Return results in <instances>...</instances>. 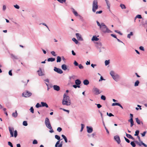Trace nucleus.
I'll return each instance as SVG.
<instances>
[{
  "instance_id": "nucleus-42",
  "label": "nucleus",
  "mask_w": 147,
  "mask_h": 147,
  "mask_svg": "<svg viewBox=\"0 0 147 147\" xmlns=\"http://www.w3.org/2000/svg\"><path fill=\"white\" fill-rule=\"evenodd\" d=\"M23 125L25 126H26L28 125L27 121H24L23 122Z\"/></svg>"
},
{
  "instance_id": "nucleus-21",
  "label": "nucleus",
  "mask_w": 147,
  "mask_h": 147,
  "mask_svg": "<svg viewBox=\"0 0 147 147\" xmlns=\"http://www.w3.org/2000/svg\"><path fill=\"white\" fill-rule=\"evenodd\" d=\"M81 81L79 79L76 80L75 82L76 85L78 86H80L79 85L81 84Z\"/></svg>"
},
{
  "instance_id": "nucleus-45",
  "label": "nucleus",
  "mask_w": 147,
  "mask_h": 147,
  "mask_svg": "<svg viewBox=\"0 0 147 147\" xmlns=\"http://www.w3.org/2000/svg\"><path fill=\"white\" fill-rule=\"evenodd\" d=\"M55 138L58 140H60V138L59 136L57 135H55Z\"/></svg>"
},
{
  "instance_id": "nucleus-37",
  "label": "nucleus",
  "mask_w": 147,
  "mask_h": 147,
  "mask_svg": "<svg viewBox=\"0 0 147 147\" xmlns=\"http://www.w3.org/2000/svg\"><path fill=\"white\" fill-rule=\"evenodd\" d=\"M139 84V82L138 80H137L136 81L134 84V86H138Z\"/></svg>"
},
{
  "instance_id": "nucleus-44",
  "label": "nucleus",
  "mask_w": 147,
  "mask_h": 147,
  "mask_svg": "<svg viewBox=\"0 0 147 147\" xmlns=\"http://www.w3.org/2000/svg\"><path fill=\"white\" fill-rule=\"evenodd\" d=\"M81 129L80 131L81 132H82V131L84 127V125L82 124H81Z\"/></svg>"
},
{
  "instance_id": "nucleus-15",
  "label": "nucleus",
  "mask_w": 147,
  "mask_h": 147,
  "mask_svg": "<svg viewBox=\"0 0 147 147\" xmlns=\"http://www.w3.org/2000/svg\"><path fill=\"white\" fill-rule=\"evenodd\" d=\"M76 35L78 40H83V39L82 38L81 36L78 33H76Z\"/></svg>"
},
{
  "instance_id": "nucleus-22",
  "label": "nucleus",
  "mask_w": 147,
  "mask_h": 147,
  "mask_svg": "<svg viewBox=\"0 0 147 147\" xmlns=\"http://www.w3.org/2000/svg\"><path fill=\"white\" fill-rule=\"evenodd\" d=\"M99 38H97V37L95 36H94L91 39L92 41H97L99 40Z\"/></svg>"
},
{
  "instance_id": "nucleus-43",
  "label": "nucleus",
  "mask_w": 147,
  "mask_h": 147,
  "mask_svg": "<svg viewBox=\"0 0 147 147\" xmlns=\"http://www.w3.org/2000/svg\"><path fill=\"white\" fill-rule=\"evenodd\" d=\"M36 107L37 108H38L39 107H42L41 105H40L39 103H37L36 105Z\"/></svg>"
},
{
  "instance_id": "nucleus-40",
  "label": "nucleus",
  "mask_w": 147,
  "mask_h": 147,
  "mask_svg": "<svg viewBox=\"0 0 147 147\" xmlns=\"http://www.w3.org/2000/svg\"><path fill=\"white\" fill-rule=\"evenodd\" d=\"M139 130H136L135 131V133L134 134V136H138V135H139Z\"/></svg>"
},
{
  "instance_id": "nucleus-12",
  "label": "nucleus",
  "mask_w": 147,
  "mask_h": 147,
  "mask_svg": "<svg viewBox=\"0 0 147 147\" xmlns=\"http://www.w3.org/2000/svg\"><path fill=\"white\" fill-rule=\"evenodd\" d=\"M37 72L38 76H42L44 75V72H42L40 68H39V70L37 71Z\"/></svg>"
},
{
  "instance_id": "nucleus-17",
  "label": "nucleus",
  "mask_w": 147,
  "mask_h": 147,
  "mask_svg": "<svg viewBox=\"0 0 147 147\" xmlns=\"http://www.w3.org/2000/svg\"><path fill=\"white\" fill-rule=\"evenodd\" d=\"M10 55L11 58L13 60L18 59L17 56L15 55L12 54H10Z\"/></svg>"
},
{
  "instance_id": "nucleus-33",
  "label": "nucleus",
  "mask_w": 147,
  "mask_h": 147,
  "mask_svg": "<svg viewBox=\"0 0 147 147\" xmlns=\"http://www.w3.org/2000/svg\"><path fill=\"white\" fill-rule=\"evenodd\" d=\"M120 6L121 7V8L122 9H125L126 8V7L125 5L123 4H120Z\"/></svg>"
},
{
  "instance_id": "nucleus-50",
  "label": "nucleus",
  "mask_w": 147,
  "mask_h": 147,
  "mask_svg": "<svg viewBox=\"0 0 147 147\" xmlns=\"http://www.w3.org/2000/svg\"><path fill=\"white\" fill-rule=\"evenodd\" d=\"M51 53L53 56H56V55L55 54V53L54 51H51Z\"/></svg>"
},
{
  "instance_id": "nucleus-47",
  "label": "nucleus",
  "mask_w": 147,
  "mask_h": 147,
  "mask_svg": "<svg viewBox=\"0 0 147 147\" xmlns=\"http://www.w3.org/2000/svg\"><path fill=\"white\" fill-rule=\"evenodd\" d=\"M30 112L32 113H34V109L33 108V107H31L30 108Z\"/></svg>"
},
{
  "instance_id": "nucleus-16",
  "label": "nucleus",
  "mask_w": 147,
  "mask_h": 147,
  "mask_svg": "<svg viewBox=\"0 0 147 147\" xmlns=\"http://www.w3.org/2000/svg\"><path fill=\"white\" fill-rule=\"evenodd\" d=\"M115 105L118 106H119L122 109H123V108L122 106V105L119 103L114 102V103H113L112 104V106H114Z\"/></svg>"
},
{
  "instance_id": "nucleus-60",
  "label": "nucleus",
  "mask_w": 147,
  "mask_h": 147,
  "mask_svg": "<svg viewBox=\"0 0 147 147\" xmlns=\"http://www.w3.org/2000/svg\"><path fill=\"white\" fill-rule=\"evenodd\" d=\"M74 64L76 66H78V63L76 61H74Z\"/></svg>"
},
{
  "instance_id": "nucleus-23",
  "label": "nucleus",
  "mask_w": 147,
  "mask_h": 147,
  "mask_svg": "<svg viewBox=\"0 0 147 147\" xmlns=\"http://www.w3.org/2000/svg\"><path fill=\"white\" fill-rule=\"evenodd\" d=\"M128 121L130 123V127H132L134 125V122L133 119H130L128 120Z\"/></svg>"
},
{
  "instance_id": "nucleus-64",
  "label": "nucleus",
  "mask_w": 147,
  "mask_h": 147,
  "mask_svg": "<svg viewBox=\"0 0 147 147\" xmlns=\"http://www.w3.org/2000/svg\"><path fill=\"white\" fill-rule=\"evenodd\" d=\"M103 80H105V79H104L103 78V77L102 76H101V77H100V79L99 80V82H100V81H102Z\"/></svg>"
},
{
  "instance_id": "nucleus-36",
  "label": "nucleus",
  "mask_w": 147,
  "mask_h": 147,
  "mask_svg": "<svg viewBox=\"0 0 147 147\" xmlns=\"http://www.w3.org/2000/svg\"><path fill=\"white\" fill-rule=\"evenodd\" d=\"M136 122L138 124H140L141 123V121L138 118H136Z\"/></svg>"
},
{
  "instance_id": "nucleus-57",
  "label": "nucleus",
  "mask_w": 147,
  "mask_h": 147,
  "mask_svg": "<svg viewBox=\"0 0 147 147\" xmlns=\"http://www.w3.org/2000/svg\"><path fill=\"white\" fill-rule=\"evenodd\" d=\"M57 130L59 132H60L61 131L62 129L61 127H58L57 128Z\"/></svg>"
},
{
  "instance_id": "nucleus-54",
  "label": "nucleus",
  "mask_w": 147,
  "mask_h": 147,
  "mask_svg": "<svg viewBox=\"0 0 147 147\" xmlns=\"http://www.w3.org/2000/svg\"><path fill=\"white\" fill-rule=\"evenodd\" d=\"M37 143H38V142H37V141L36 140H33V141L32 144H36Z\"/></svg>"
},
{
  "instance_id": "nucleus-31",
  "label": "nucleus",
  "mask_w": 147,
  "mask_h": 147,
  "mask_svg": "<svg viewBox=\"0 0 147 147\" xmlns=\"http://www.w3.org/2000/svg\"><path fill=\"white\" fill-rule=\"evenodd\" d=\"M133 35V33L132 32H131L129 34H128L127 35V37L129 38H130L131 36H132Z\"/></svg>"
},
{
  "instance_id": "nucleus-39",
  "label": "nucleus",
  "mask_w": 147,
  "mask_h": 147,
  "mask_svg": "<svg viewBox=\"0 0 147 147\" xmlns=\"http://www.w3.org/2000/svg\"><path fill=\"white\" fill-rule=\"evenodd\" d=\"M105 65L107 66L109 63V60H105Z\"/></svg>"
},
{
  "instance_id": "nucleus-55",
  "label": "nucleus",
  "mask_w": 147,
  "mask_h": 147,
  "mask_svg": "<svg viewBox=\"0 0 147 147\" xmlns=\"http://www.w3.org/2000/svg\"><path fill=\"white\" fill-rule=\"evenodd\" d=\"M42 24L44 26H46V27L48 28V29L49 30V27H48V26H47V25L45 23H42L41 24Z\"/></svg>"
},
{
  "instance_id": "nucleus-9",
  "label": "nucleus",
  "mask_w": 147,
  "mask_h": 147,
  "mask_svg": "<svg viewBox=\"0 0 147 147\" xmlns=\"http://www.w3.org/2000/svg\"><path fill=\"white\" fill-rule=\"evenodd\" d=\"M32 93L30 92L26 91L22 93V96L25 97H28L32 95Z\"/></svg>"
},
{
  "instance_id": "nucleus-4",
  "label": "nucleus",
  "mask_w": 147,
  "mask_h": 147,
  "mask_svg": "<svg viewBox=\"0 0 147 147\" xmlns=\"http://www.w3.org/2000/svg\"><path fill=\"white\" fill-rule=\"evenodd\" d=\"M8 128L11 135L10 137L14 136L15 138L18 135L17 131L15 130L14 131V128L13 127H9Z\"/></svg>"
},
{
  "instance_id": "nucleus-28",
  "label": "nucleus",
  "mask_w": 147,
  "mask_h": 147,
  "mask_svg": "<svg viewBox=\"0 0 147 147\" xmlns=\"http://www.w3.org/2000/svg\"><path fill=\"white\" fill-rule=\"evenodd\" d=\"M55 59L53 58H49L47 59V61L49 62L51 61L53 62L55 61Z\"/></svg>"
},
{
  "instance_id": "nucleus-49",
  "label": "nucleus",
  "mask_w": 147,
  "mask_h": 147,
  "mask_svg": "<svg viewBox=\"0 0 147 147\" xmlns=\"http://www.w3.org/2000/svg\"><path fill=\"white\" fill-rule=\"evenodd\" d=\"M78 65L79 68L80 69H82L84 68V67L81 64Z\"/></svg>"
},
{
  "instance_id": "nucleus-58",
  "label": "nucleus",
  "mask_w": 147,
  "mask_h": 147,
  "mask_svg": "<svg viewBox=\"0 0 147 147\" xmlns=\"http://www.w3.org/2000/svg\"><path fill=\"white\" fill-rule=\"evenodd\" d=\"M14 7L17 9H19L20 8L19 6L17 5H14Z\"/></svg>"
},
{
  "instance_id": "nucleus-48",
  "label": "nucleus",
  "mask_w": 147,
  "mask_h": 147,
  "mask_svg": "<svg viewBox=\"0 0 147 147\" xmlns=\"http://www.w3.org/2000/svg\"><path fill=\"white\" fill-rule=\"evenodd\" d=\"M8 145L9 146L11 147H13V145L12 143L10 142H8Z\"/></svg>"
},
{
  "instance_id": "nucleus-10",
  "label": "nucleus",
  "mask_w": 147,
  "mask_h": 147,
  "mask_svg": "<svg viewBox=\"0 0 147 147\" xmlns=\"http://www.w3.org/2000/svg\"><path fill=\"white\" fill-rule=\"evenodd\" d=\"M54 70L59 74H62L63 73V71L61 69L56 67H54Z\"/></svg>"
},
{
  "instance_id": "nucleus-24",
  "label": "nucleus",
  "mask_w": 147,
  "mask_h": 147,
  "mask_svg": "<svg viewBox=\"0 0 147 147\" xmlns=\"http://www.w3.org/2000/svg\"><path fill=\"white\" fill-rule=\"evenodd\" d=\"M142 25L144 27H147V20H145L142 22Z\"/></svg>"
},
{
  "instance_id": "nucleus-7",
  "label": "nucleus",
  "mask_w": 147,
  "mask_h": 147,
  "mask_svg": "<svg viewBox=\"0 0 147 147\" xmlns=\"http://www.w3.org/2000/svg\"><path fill=\"white\" fill-rule=\"evenodd\" d=\"M137 136V137L139 140V142L137 141H135V143L137 144L139 146H141L142 145L145 147H147V145L145 144L144 143H143V142L141 140L140 136Z\"/></svg>"
},
{
  "instance_id": "nucleus-6",
  "label": "nucleus",
  "mask_w": 147,
  "mask_h": 147,
  "mask_svg": "<svg viewBox=\"0 0 147 147\" xmlns=\"http://www.w3.org/2000/svg\"><path fill=\"white\" fill-rule=\"evenodd\" d=\"M98 8V5L97 0H94L92 4V11L95 12Z\"/></svg>"
},
{
  "instance_id": "nucleus-46",
  "label": "nucleus",
  "mask_w": 147,
  "mask_h": 147,
  "mask_svg": "<svg viewBox=\"0 0 147 147\" xmlns=\"http://www.w3.org/2000/svg\"><path fill=\"white\" fill-rule=\"evenodd\" d=\"M101 99L103 100H105L106 99V98L105 96L104 95H102L101 97Z\"/></svg>"
},
{
  "instance_id": "nucleus-62",
  "label": "nucleus",
  "mask_w": 147,
  "mask_h": 147,
  "mask_svg": "<svg viewBox=\"0 0 147 147\" xmlns=\"http://www.w3.org/2000/svg\"><path fill=\"white\" fill-rule=\"evenodd\" d=\"M95 105H96L97 107L98 108H100V107H102V106L100 104H95Z\"/></svg>"
},
{
  "instance_id": "nucleus-8",
  "label": "nucleus",
  "mask_w": 147,
  "mask_h": 147,
  "mask_svg": "<svg viewBox=\"0 0 147 147\" xmlns=\"http://www.w3.org/2000/svg\"><path fill=\"white\" fill-rule=\"evenodd\" d=\"M92 92L94 94L97 95L100 94L101 93V92L97 88L94 87L92 90Z\"/></svg>"
},
{
  "instance_id": "nucleus-32",
  "label": "nucleus",
  "mask_w": 147,
  "mask_h": 147,
  "mask_svg": "<svg viewBox=\"0 0 147 147\" xmlns=\"http://www.w3.org/2000/svg\"><path fill=\"white\" fill-rule=\"evenodd\" d=\"M57 62L58 63V62H60L61 61V57H60V56H57Z\"/></svg>"
},
{
  "instance_id": "nucleus-26",
  "label": "nucleus",
  "mask_w": 147,
  "mask_h": 147,
  "mask_svg": "<svg viewBox=\"0 0 147 147\" xmlns=\"http://www.w3.org/2000/svg\"><path fill=\"white\" fill-rule=\"evenodd\" d=\"M72 12L74 13V15L76 16H78V13L77 12V11H76L75 10V9L73 8H72Z\"/></svg>"
},
{
  "instance_id": "nucleus-19",
  "label": "nucleus",
  "mask_w": 147,
  "mask_h": 147,
  "mask_svg": "<svg viewBox=\"0 0 147 147\" xmlns=\"http://www.w3.org/2000/svg\"><path fill=\"white\" fill-rule=\"evenodd\" d=\"M41 104L42 107H45L46 108L49 107L47 104L45 102H41Z\"/></svg>"
},
{
  "instance_id": "nucleus-63",
  "label": "nucleus",
  "mask_w": 147,
  "mask_h": 147,
  "mask_svg": "<svg viewBox=\"0 0 147 147\" xmlns=\"http://www.w3.org/2000/svg\"><path fill=\"white\" fill-rule=\"evenodd\" d=\"M6 8V6L5 5H4L3 6V11H5Z\"/></svg>"
},
{
  "instance_id": "nucleus-59",
  "label": "nucleus",
  "mask_w": 147,
  "mask_h": 147,
  "mask_svg": "<svg viewBox=\"0 0 147 147\" xmlns=\"http://www.w3.org/2000/svg\"><path fill=\"white\" fill-rule=\"evenodd\" d=\"M124 138H125V140L127 142V143H129L130 142V141L129 140L127 139V138H126L125 137H124Z\"/></svg>"
},
{
  "instance_id": "nucleus-11",
  "label": "nucleus",
  "mask_w": 147,
  "mask_h": 147,
  "mask_svg": "<svg viewBox=\"0 0 147 147\" xmlns=\"http://www.w3.org/2000/svg\"><path fill=\"white\" fill-rule=\"evenodd\" d=\"M115 140L117 142L118 144H119L121 142V140L119 137L118 135H116L114 137Z\"/></svg>"
},
{
  "instance_id": "nucleus-41",
  "label": "nucleus",
  "mask_w": 147,
  "mask_h": 147,
  "mask_svg": "<svg viewBox=\"0 0 147 147\" xmlns=\"http://www.w3.org/2000/svg\"><path fill=\"white\" fill-rule=\"evenodd\" d=\"M146 133L147 131H144L143 133H141V134L142 135V136L143 137H144L145 136Z\"/></svg>"
},
{
  "instance_id": "nucleus-52",
  "label": "nucleus",
  "mask_w": 147,
  "mask_h": 147,
  "mask_svg": "<svg viewBox=\"0 0 147 147\" xmlns=\"http://www.w3.org/2000/svg\"><path fill=\"white\" fill-rule=\"evenodd\" d=\"M73 86L75 88H76L77 87L78 88H80V86H78L76 85H74Z\"/></svg>"
},
{
  "instance_id": "nucleus-18",
  "label": "nucleus",
  "mask_w": 147,
  "mask_h": 147,
  "mask_svg": "<svg viewBox=\"0 0 147 147\" xmlns=\"http://www.w3.org/2000/svg\"><path fill=\"white\" fill-rule=\"evenodd\" d=\"M53 87L54 89L57 91H59L60 90V87L56 85H54Z\"/></svg>"
},
{
  "instance_id": "nucleus-5",
  "label": "nucleus",
  "mask_w": 147,
  "mask_h": 147,
  "mask_svg": "<svg viewBox=\"0 0 147 147\" xmlns=\"http://www.w3.org/2000/svg\"><path fill=\"white\" fill-rule=\"evenodd\" d=\"M110 74L113 79L116 81H118L120 79V76L118 74L115 73L114 71H112L110 72Z\"/></svg>"
},
{
  "instance_id": "nucleus-38",
  "label": "nucleus",
  "mask_w": 147,
  "mask_h": 147,
  "mask_svg": "<svg viewBox=\"0 0 147 147\" xmlns=\"http://www.w3.org/2000/svg\"><path fill=\"white\" fill-rule=\"evenodd\" d=\"M136 18H138L140 19H141L142 18V16L140 15H137L135 18V20L136 19Z\"/></svg>"
},
{
  "instance_id": "nucleus-20",
  "label": "nucleus",
  "mask_w": 147,
  "mask_h": 147,
  "mask_svg": "<svg viewBox=\"0 0 147 147\" xmlns=\"http://www.w3.org/2000/svg\"><path fill=\"white\" fill-rule=\"evenodd\" d=\"M126 136L129 139H131L133 140H134L135 139L130 134H129L126 133Z\"/></svg>"
},
{
  "instance_id": "nucleus-13",
  "label": "nucleus",
  "mask_w": 147,
  "mask_h": 147,
  "mask_svg": "<svg viewBox=\"0 0 147 147\" xmlns=\"http://www.w3.org/2000/svg\"><path fill=\"white\" fill-rule=\"evenodd\" d=\"M61 68L64 71L67 70L68 71L69 70V69L67 67V66L65 64H63L61 65Z\"/></svg>"
},
{
  "instance_id": "nucleus-29",
  "label": "nucleus",
  "mask_w": 147,
  "mask_h": 147,
  "mask_svg": "<svg viewBox=\"0 0 147 147\" xmlns=\"http://www.w3.org/2000/svg\"><path fill=\"white\" fill-rule=\"evenodd\" d=\"M105 0L106 1V4L108 7V8L109 9L110 8V5L109 3V1L108 0Z\"/></svg>"
},
{
  "instance_id": "nucleus-3",
  "label": "nucleus",
  "mask_w": 147,
  "mask_h": 147,
  "mask_svg": "<svg viewBox=\"0 0 147 147\" xmlns=\"http://www.w3.org/2000/svg\"><path fill=\"white\" fill-rule=\"evenodd\" d=\"M101 30L104 33H111L112 32L104 24V23H101V25L100 28Z\"/></svg>"
},
{
  "instance_id": "nucleus-35",
  "label": "nucleus",
  "mask_w": 147,
  "mask_h": 147,
  "mask_svg": "<svg viewBox=\"0 0 147 147\" xmlns=\"http://www.w3.org/2000/svg\"><path fill=\"white\" fill-rule=\"evenodd\" d=\"M72 40L76 44H78V41L74 38L72 39Z\"/></svg>"
},
{
  "instance_id": "nucleus-34",
  "label": "nucleus",
  "mask_w": 147,
  "mask_h": 147,
  "mask_svg": "<svg viewBox=\"0 0 147 147\" xmlns=\"http://www.w3.org/2000/svg\"><path fill=\"white\" fill-rule=\"evenodd\" d=\"M135 141L131 142L130 144L133 147H135L136 146V145L135 144Z\"/></svg>"
},
{
  "instance_id": "nucleus-30",
  "label": "nucleus",
  "mask_w": 147,
  "mask_h": 147,
  "mask_svg": "<svg viewBox=\"0 0 147 147\" xmlns=\"http://www.w3.org/2000/svg\"><path fill=\"white\" fill-rule=\"evenodd\" d=\"M62 137L64 139L65 142L67 143V140L65 136L64 135H62Z\"/></svg>"
},
{
  "instance_id": "nucleus-25",
  "label": "nucleus",
  "mask_w": 147,
  "mask_h": 147,
  "mask_svg": "<svg viewBox=\"0 0 147 147\" xmlns=\"http://www.w3.org/2000/svg\"><path fill=\"white\" fill-rule=\"evenodd\" d=\"M12 117L15 118L17 117L18 116V113L17 111H16L15 112L13 113H12Z\"/></svg>"
},
{
  "instance_id": "nucleus-2",
  "label": "nucleus",
  "mask_w": 147,
  "mask_h": 147,
  "mask_svg": "<svg viewBox=\"0 0 147 147\" xmlns=\"http://www.w3.org/2000/svg\"><path fill=\"white\" fill-rule=\"evenodd\" d=\"M45 122L46 126L50 130L49 132L51 133L53 132L54 131L52 128L49 119L48 117L45 118Z\"/></svg>"
},
{
  "instance_id": "nucleus-51",
  "label": "nucleus",
  "mask_w": 147,
  "mask_h": 147,
  "mask_svg": "<svg viewBox=\"0 0 147 147\" xmlns=\"http://www.w3.org/2000/svg\"><path fill=\"white\" fill-rule=\"evenodd\" d=\"M115 32L116 33H118L120 35H122L123 34L122 33H121L120 31H119L118 30H115Z\"/></svg>"
},
{
  "instance_id": "nucleus-1",
  "label": "nucleus",
  "mask_w": 147,
  "mask_h": 147,
  "mask_svg": "<svg viewBox=\"0 0 147 147\" xmlns=\"http://www.w3.org/2000/svg\"><path fill=\"white\" fill-rule=\"evenodd\" d=\"M62 104L63 105L69 106L71 104V101L69 97L64 93L62 101Z\"/></svg>"
},
{
  "instance_id": "nucleus-56",
  "label": "nucleus",
  "mask_w": 147,
  "mask_h": 147,
  "mask_svg": "<svg viewBox=\"0 0 147 147\" xmlns=\"http://www.w3.org/2000/svg\"><path fill=\"white\" fill-rule=\"evenodd\" d=\"M59 143H60V140H59L58 141H57V142L56 143L55 145V147H57V145L58 144H59Z\"/></svg>"
},
{
  "instance_id": "nucleus-27",
  "label": "nucleus",
  "mask_w": 147,
  "mask_h": 147,
  "mask_svg": "<svg viewBox=\"0 0 147 147\" xmlns=\"http://www.w3.org/2000/svg\"><path fill=\"white\" fill-rule=\"evenodd\" d=\"M83 83L84 85H87L89 84V82L88 80H85L84 81Z\"/></svg>"
},
{
  "instance_id": "nucleus-61",
  "label": "nucleus",
  "mask_w": 147,
  "mask_h": 147,
  "mask_svg": "<svg viewBox=\"0 0 147 147\" xmlns=\"http://www.w3.org/2000/svg\"><path fill=\"white\" fill-rule=\"evenodd\" d=\"M102 10H100V11H97L96 12V14H100L101 13H102Z\"/></svg>"
},
{
  "instance_id": "nucleus-53",
  "label": "nucleus",
  "mask_w": 147,
  "mask_h": 147,
  "mask_svg": "<svg viewBox=\"0 0 147 147\" xmlns=\"http://www.w3.org/2000/svg\"><path fill=\"white\" fill-rule=\"evenodd\" d=\"M139 49L140 50H142V51H144V47H143V46H140V47H139Z\"/></svg>"
},
{
  "instance_id": "nucleus-14",
  "label": "nucleus",
  "mask_w": 147,
  "mask_h": 147,
  "mask_svg": "<svg viewBox=\"0 0 147 147\" xmlns=\"http://www.w3.org/2000/svg\"><path fill=\"white\" fill-rule=\"evenodd\" d=\"M87 131L88 133H90L93 131V129L92 127L87 126Z\"/></svg>"
}]
</instances>
